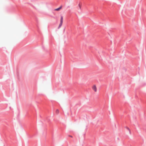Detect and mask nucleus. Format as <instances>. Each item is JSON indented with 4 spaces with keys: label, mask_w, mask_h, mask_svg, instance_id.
<instances>
[{
    "label": "nucleus",
    "mask_w": 146,
    "mask_h": 146,
    "mask_svg": "<svg viewBox=\"0 0 146 146\" xmlns=\"http://www.w3.org/2000/svg\"><path fill=\"white\" fill-rule=\"evenodd\" d=\"M63 22V17H62L60 19V23L58 27V29H59L62 25Z\"/></svg>",
    "instance_id": "obj_1"
},
{
    "label": "nucleus",
    "mask_w": 146,
    "mask_h": 146,
    "mask_svg": "<svg viewBox=\"0 0 146 146\" xmlns=\"http://www.w3.org/2000/svg\"><path fill=\"white\" fill-rule=\"evenodd\" d=\"M92 88L93 90H94L95 92H97V88L96 85H93L92 87Z\"/></svg>",
    "instance_id": "obj_2"
},
{
    "label": "nucleus",
    "mask_w": 146,
    "mask_h": 146,
    "mask_svg": "<svg viewBox=\"0 0 146 146\" xmlns=\"http://www.w3.org/2000/svg\"><path fill=\"white\" fill-rule=\"evenodd\" d=\"M62 7L61 6L59 8H58L54 9V11H59L60 10L62 9Z\"/></svg>",
    "instance_id": "obj_3"
},
{
    "label": "nucleus",
    "mask_w": 146,
    "mask_h": 146,
    "mask_svg": "<svg viewBox=\"0 0 146 146\" xmlns=\"http://www.w3.org/2000/svg\"><path fill=\"white\" fill-rule=\"evenodd\" d=\"M78 7L80 9H81V5L80 3L78 4Z\"/></svg>",
    "instance_id": "obj_4"
},
{
    "label": "nucleus",
    "mask_w": 146,
    "mask_h": 146,
    "mask_svg": "<svg viewBox=\"0 0 146 146\" xmlns=\"http://www.w3.org/2000/svg\"><path fill=\"white\" fill-rule=\"evenodd\" d=\"M56 114H58L59 113V110L58 109H57L56 111Z\"/></svg>",
    "instance_id": "obj_5"
}]
</instances>
